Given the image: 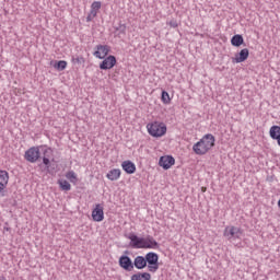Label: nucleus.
Returning <instances> with one entry per match:
<instances>
[{
	"mask_svg": "<svg viewBox=\"0 0 280 280\" xmlns=\"http://www.w3.org/2000/svg\"><path fill=\"white\" fill-rule=\"evenodd\" d=\"M213 145H215V137L211 133H207L200 141L194 144L192 150L195 154L202 156L207 154Z\"/></svg>",
	"mask_w": 280,
	"mask_h": 280,
	"instance_id": "obj_1",
	"label": "nucleus"
},
{
	"mask_svg": "<svg viewBox=\"0 0 280 280\" xmlns=\"http://www.w3.org/2000/svg\"><path fill=\"white\" fill-rule=\"evenodd\" d=\"M149 135L151 137H163L167 132V126L163 122L155 121L147 126Z\"/></svg>",
	"mask_w": 280,
	"mask_h": 280,
	"instance_id": "obj_2",
	"label": "nucleus"
},
{
	"mask_svg": "<svg viewBox=\"0 0 280 280\" xmlns=\"http://www.w3.org/2000/svg\"><path fill=\"white\" fill-rule=\"evenodd\" d=\"M144 259L148 264V270L149 272H156L159 270V254L154 252H149Z\"/></svg>",
	"mask_w": 280,
	"mask_h": 280,
	"instance_id": "obj_3",
	"label": "nucleus"
},
{
	"mask_svg": "<svg viewBox=\"0 0 280 280\" xmlns=\"http://www.w3.org/2000/svg\"><path fill=\"white\" fill-rule=\"evenodd\" d=\"M242 229L230 225L225 228L223 235L229 240V242H231L232 240H240L242 237Z\"/></svg>",
	"mask_w": 280,
	"mask_h": 280,
	"instance_id": "obj_4",
	"label": "nucleus"
},
{
	"mask_svg": "<svg viewBox=\"0 0 280 280\" xmlns=\"http://www.w3.org/2000/svg\"><path fill=\"white\" fill-rule=\"evenodd\" d=\"M25 161L28 163H36L40 159V149L38 147H32L25 151Z\"/></svg>",
	"mask_w": 280,
	"mask_h": 280,
	"instance_id": "obj_5",
	"label": "nucleus"
},
{
	"mask_svg": "<svg viewBox=\"0 0 280 280\" xmlns=\"http://www.w3.org/2000/svg\"><path fill=\"white\" fill-rule=\"evenodd\" d=\"M127 240H130L131 248H145V238L137 236L135 233L126 235Z\"/></svg>",
	"mask_w": 280,
	"mask_h": 280,
	"instance_id": "obj_6",
	"label": "nucleus"
},
{
	"mask_svg": "<svg viewBox=\"0 0 280 280\" xmlns=\"http://www.w3.org/2000/svg\"><path fill=\"white\" fill-rule=\"evenodd\" d=\"M95 51L93 52V56H95V58H98V60H104V58H106V56H108V54H110V46L108 45H96L95 46Z\"/></svg>",
	"mask_w": 280,
	"mask_h": 280,
	"instance_id": "obj_7",
	"label": "nucleus"
},
{
	"mask_svg": "<svg viewBox=\"0 0 280 280\" xmlns=\"http://www.w3.org/2000/svg\"><path fill=\"white\" fill-rule=\"evenodd\" d=\"M118 264L120 268H122V270H126L127 272H132V270H135V265L132 262V259H130V256H120Z\"/></svg>",
	"mask_w": 280,
	"mask_h": 280,
	"instance_id": "obj_8",
	"label": "nucleus"
},
{
	"mask_svg": "<svg viewBox=\"0 0 280 280\" xmlns=\"http://www.w3.org/2000/svg\"><path fill=\"white\" fill-rule=\"evenodd\" d=\"M117 65V58L113 55L105 57L104 60L100 63V69L102 71H108V69H113Z\"/></svg>",
	"mask_w": 280,
	"mask_h": 280,
	"instance_id": "obj_9",
	"label": "nucleus"
},
{
	"mask_svg": "<svg viewBox=\"0 0 280 280\" xmlns=\"http://www.w3.org/2000/svg\"><path fill=\"white\" fill-rule=\"evenodd\" d=\"M174 163H176V160L172 155L161 156L159 161V165L160 167H163V170H170Z\"/></svg>",
	"mask_w": 280,
	"mask_h": 280,
	"instance_id": "obj_10",
	"label": "nucleus"
},
{
	"mask_svg": "<svg viewBox=\"0 0 280 280\" xmlns=\"http://www.w3.org/2000/svg\"><path fill=\"white\" fill-rule=\"evenodd\" d=\"M250 55V51L248 48L242 49L240 52L235 55V57L232 58V62L240 63V62H245V60H248V56Z\"/></svg>",
	"mask_w": 280,
	"mask_h": 280,
	"instance_id": "obj_11",
	"label": "nucleus"
},
{
	"mask_svg": "<svg viewBox=\"0 0 280 280\" xmlns=\"http://www.w3.org/2000/svg\"><path fill=\"white\" fill-rule=\"evenodd\" d=\"M92 218L94 222H102L104 220V207L97 203L95 209L92 211Z\"/></svg>",
	"mask_w": 280,
	"mask_h": 280,
	"instance_id": "obj_12",
	"label": "nucleus"
},
{
	"mask_svg": "<svg viewBox=\"0 0 280 280\" xmlns=\"http://www.w3.org/2000/svg\"><path fill=\"white\" fill-rule=\"evenodd\" d=\"M9 180L10 174L8 173V171H0V194L5 191Z\"/></svg>",
	"mask_w": 280,
	"mask_h": 280,
	"instance_id": "obj_13",
	"label": "nucleus"
},
{
	"mask_svg": "<svg viewBox=\"0 0 280 280\" xmlns=\"http://www.w3.org/2000/svg\"><path fill=\"white\" fill-rule=\"evenodd\" d=\"M121 167L126 174H135L137 172V165L132 161H124Z\"/></svg>",
	"mask_w": 280,
	"mask_h": 280,
	"instance_id": "obj_14",
	"label": "nucleus"
},
{
	"mask_svg": "<svg viewBox=\"0 0 280 280\" xmlns=\"http://www.w3.org/2000/svg\"><path fill=\"white\" fill-rule=\"evenodd\" d=\"M133 266L135 268H137L138 270H143V268H145L148 266V262L145 260V257L143 256H137L133 260Z\"/></svg>",
	"mask_w": 280,
	"mask_h": 280,
	"instance_id": "obj_15",
	"label": "nucleus"
},
{
	"mask_svg": "<svg viewBox=\"0 0 280 280\" xmlns=\"http://www.w3.org/2000/svg\"><path fill=\"white\" fill-rule=\"evenodd\" d=\"M144 248H159V242L153 236L148 235L144 238Z\"/></svg>",
	"mask_w": 280,
	"mask_h": 280,
	"instance_id": "obj_16",
	"label": "nucleus"
},
{
	"mask_svg": "<svg viewBox=\"0 0 280 280\" xmlns=\"http://www.w3.org/2000/svg\"><path fill=\"white\" fill-rule=\"evenodd\" d=\"M231 45L233 47H242L244 45V37L241 34H236L231 38Z\"/></svg>",
	"mask_w": 280,
	"mask_h": 280,
	"instance_id": "obj_17",
	"label": "nucleus"
},
{
	"mask_svg": "<svg viewBox=\"0 0 280 280\" xmlns=\"http://www.w3.org/2000/svg\"><path fill=\"white\" fill-rule=\"evenodd\" d=\"M119 176H121L119 168H113L107 173L108 180H119Z\"/></svg>",
	"mask_w": 280,
	"mask_h": 280,
	"instance_id": "obj_18",
	"label": "nucleus"
},
{
	"mask_svg": "<svg viewBox=\"0 0 280 280\" xmlns=\"http://www.w3.org/2000/svg\"><path fill=\"white\" fill-rule=\"evenodd\" d=\"M152 275L149 272H138L131 276V280H151Z\"/></svg>",
	"mask_w": 280,
	"mask_h": 280,
	"instance_id": "obj_19",
	"label": "nucleus"
},
{
	"mask_svg": "<svg viewBox=\"0 0 280 280\" xmlns=\"http://www.w3.org/2000/svg\"><path fill=\"white\" fill-rule=\"evenodd\" d=\"M58 183L62 191H71V184L68 180L59 179Z\"/></svg>",
	"mask_w": 280,
	"mask_h": 280,
	"instance_id": "obj_20",
	"label": "nucleus"
},
{
	"mask_svg": "<svg viewBox=\"0 0 280 280\" xmlns=\"http://www.w3.org/2000/svg\"><path fill=\"white\" fill-rule=\"evenodd\" d=\"M54 68L57 71H65L67 69V61H65V60L55 61Z\"/></svg>",
	"mask_w": 280,
	"mask_h": 280,
	"instance_id": "obj_21",
	"label": "nucleus"
},
{
	"mask_svg": "<svg viewBox=\"0 0 280 280\" xmlns=\"http://www.w3.org/2000/svg\"><path fill=\"white\" fill-rule=\"evenodd\" d=\"M269 137H271L273 141H277L280 147V132L269 129Z\"/></svg>",
	"mask_w": 280,
	"mask_h": 280,
	"instance_id": "obj_22",
	"label": "nucleus"
},
{
	"mask_svg": "<svg viewBox=\"0 0 280 280\" xmlns=\"http://www.w3.org/2000/svg\"><path fill=\"white\" fill-rule=\"evenodd\" d=\"M161 100L163 104H170V102H172V98H170V93H167V91H162Z\"/></svg>",
	"mask_w": 280,
	"mask_h": 280,
	"instance_id": "obj_23",
	"label": "nucleus"
},
{
	"mask_svg": "<svg viewBox=\"0 0 280 280\" xmlns=\"http://www.w3.org/2000/svg\"><path fill=\"white\" fill-rule=\"evenodd\" d=\"M66 177L68 178V180H70V183H75V180H78V176L75 175V172L70 171L66 174Z\"/></svg>",
	"mask_w": 280,
	"mask_h": 280,
	"instance_id": "obj_24",
	"label": "nucleus"
},
{
	"mask_svg": "<svg viewBox=\"0 0 280 280\" xmlns=\"http://www.w3.org/2000/svg\"><path fill=\"white\" fill-rule=\"evenodd\" d=\"M73 65H84L85 59L82 56L72 57Z\"/></svg>",
	"mask_w": 280,
	"mask_h": 280,
	"instance_id": "obj_25",
	"label": "nucleus"
},
{
	"mask_svg": "<svg viewBox=\"0 0 280 280\" xmlns=\"http://www.w3.org/2000/svg\"><path fill=\"white\" fill-rule=\"evenodd\" d=\"M115 32L119 34H126V24H118V26H114Z\"/></svg>",
	"mask_w": 280,
	"mask_h": 280,
	"instance_id": "obj_26",
	"label": "nucleus"
},
{
	"mask_svg": "<svg viewBox=\"0 0 280 280\" xmlns=\"http://www.w3.org/2000/svg\"><path fill=\"white\" fill-rule=\"evenodd\" d=\"M101 8H102V2H100V1H94V2L92 3V5H91V10H92L93 12H96V13H97V11H98Z\"/></svg>",
	"mask_w": 280,
	"mask_h": 280,
	"instance_id": "obj_27",
	"label": "nucleus"
},
{
	"mask_svg": "<svg viewBox=\"0 0 280 280\" xmlns=\"http://www.w3.org/2000/svg\"><path fill=\"white\" fill-rule=\"evenodd\" d=\"M95 16H97V12L91 10L89 15L86 16V22L91 23V21H93V19H95Z\"/></svg>",
	"mask_w": 280,
	"mask_h": 280,
	"instance_id": "obj_28",
	"label": "nucleus"
},
{
	"mask_svg": "<svg viewBox=\"0 0 280 280\" xmlns=\"http://www.w3.org/2000/svg\"><path fill=\"white\" fill-rule=\"evenodd\" d=\"M43 163L47 167V170H49V166H50L51 162L48 160V158L44 156L43 158Z\"/></svg>",
	"mask_w": 280,
	"mask_h": 280,
	"instance_id": "obj_29",
	"label": "nucleus"
},
{
	"mask_svg": "<svg viewBox=\"0 0 280 280\" xmlns=\"http://www.w3.org/2000/svg\"><path fill=\"white\" fill-rule=\"evenodd\" d=\"M168 25H171L172 27H178V22L176 20H172Z\"/></svg>",
	"mask_w": 280,
	"mask_h": 280,
	"instance_id": "obj_30",
	"label": "nucleus"
}]
</instances>
